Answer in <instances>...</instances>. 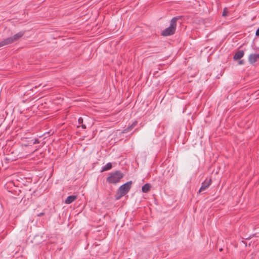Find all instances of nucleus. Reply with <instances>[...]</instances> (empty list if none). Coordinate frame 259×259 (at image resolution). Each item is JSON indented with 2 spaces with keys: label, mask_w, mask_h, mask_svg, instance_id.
I'll return each instance as SVG.
<instances>
[{
  "label": "nucleus",
  "mask_w": 259,
  "mask_h": 259,
  "mask_svg": "<svg viewBox=\"0 0 259 259\" xmlns=\"http://www.w3.org/2000/svg\"><path fill=\"white\" fill-rule=\"evenodd\" d=\"M255 35L256 36H259V28L256 30Z\"/></svg>",
  "instance_id": "4468645a"
},
{
  "label": "nucleus",
  "mask_w": 259,
  "mask_h": 259,
  "mask_svg": "<svg viewBox=\"0 0 259 259\" xmlns=\"http://www.w3.org/2000/svg\"><path fill=\"white\" fill-rule=\"evenodd\" d=\"M81 126L83 128H86V126L83 124H82Z\"/></svg>",
  "instance_id": "dca6fc26"
},
{
  "label": "nucleus",
  "mask_w": 259,
  "mask_h": 259,
  "mask_svg": "<svg viewBox=\"0 0 259 259\" xmlns=\"http://www.w3.org/2000/svg\"><path fill=\"white\" fill-rule=\"evenodd\" d=\"M259 60V54H251L249 56V61L250 63H254Z\"/></svg>",
  "instance_id": "423d86ee"
},
{
  "label": "nucleus",
  "mask_w": 259,
  "mask_h": 259,
  "mask_svg": "<svg viewBox=\"0 0 259 259\" xmlns=\"http://www.w3.org/2000/svg\"><path fill=\"white\" fill-rule=\"evenodd\" d=\"M37 142H37V140H36L35 141V142H33V144L36 143H37Z\"/></svg>",
  "instance_id": "a211bd4d"
},
{
  "label": "nucleus",
  "mask_w": 259,
  "mask_h": 259,
  "mask_svg": "<svg viewBox=\"0 0 259 259\" xmlns=\"http://www.w3.org/2000/svg\"><path fill=\"white\" fill-rule=\"evenodd\" d=\"M227 13H228L227 10L226 8H225L224 10V11H223V14H222L223 16H224V17L227 16Z\"/></svg>",
  "instance_id": "f8f14e48"
},
{
  "label": "nucleus",
  "mask_w": 259,
  "mask_h": 259,
  "mask_svg": "<svg viewBox=\"0 0 259 259\" xmlns=\"http://www.w3.org/2000/svg\"><path fill=\"white\" fill-rule=\"evenodd\" d=\"M150 184H146L142 187V190L143 192L147 193L150 190Z\"/></svg>",
  "instance_id": "9d476101"
},
{
  "label": "nucleus",
  "mask_w": 259,
  "mask_h": 259,
  "mask_svg": "<svg viewBox=\"0 0 259 259\" xmlns=\"http://www.w3.org/2000/svg\"><path fill=\"white\" fill-rule=\"evenodd\" d=\"M239 64H241V65L243 64V60L239 61Z\"/></svg>",
  "instance_id": "2eb2a0df"
},
{
  "label": "nucleus",
  "mask_w": 259,
  "mask_h": 259,
  "mask_svg": "<svg viewBox=\"0 0 259 259\" xmlns=\"http://www.w3.org/2000/svg\"><path fill=\"white\" fill-rule=\"evenodd\" d=\"M78 122L80 124H82L83 123V119L82 118H79L78 119Z\"/></svg>",
  "instance_id": "ddd939ff"
},
{
  "label": "nucleus",
  "mask_w": 259,
  "mask_h": 259,
  "mask_svg": "<svg viewBox=\"0 0 259 259\" xmlns=\"http://www.w3.org/2000/svg\"><path fill=\"white\" fill-rule=\"evenodd\" d=\"M24 33L22 31L19 32L15 34L13 36H12L13 42L17 41L19 38H20L21 37L23 36Z\"/></svg>",
  "instance_id": "0eeeda50"
},
{
  "label": "nucleus",
  "mask_w": 259,
  "mask_h": 259,
  "mask_svg": "<svg viewBox=\"0 0 259 259\" xmlns=\"http://www.w3.org/2000/svg\"><path fill=\"white\" fill-rule=\"evenodd\" d=\"M112 167V164L111 163H108L103 168L102 171H106L111 169Z\"/></svg>",
  "instance_id": "9b49d317"
},
{
  "label": "nucleus",
  "mask_w": 259,
  "mask_h": 259,
  "mask_svg": "<svg viewBox=\"0 0 259 259\" xmlns=\"http://www.w3.org/2000/svg\"><path fill=\"white\" fill-rule=\"evenodd\" d=\"M211 183V180L210 179H206L202 184L199 192H200L206 190L210 185Z\"/></svg>",
  "instance_id": "20e7f679"
},
{
  "label": "nucleus",
  "mask_w": 259,
  "mask_h": 259,
  "mask_svg": "<svg viewBox=\"0 0 259 259\" xmlns=\"http://www.w3.org/2000/svg\"><path fill=\"white\" fill-rule=\"evenodd\" d=\"M123 178L122 174L120 171H116L110 174V176L107 179V181L109 183L116 184L118 183Z\"/></svg>",
  "instance_id": "f03ea898"
},
{
  "label": "nucleus",
  "mask_w": 259,
  "mask_h": 259,
  "mask_svg": "<svg viewBox=\"0 0 259 259\" xmlns=\"http://www.w3.org/2000/svg\"><path fill=\"white\" fill-rule=\"evenodd\" d=\"M133 125H132L131 127H129V129L127 131L131 130L133 128Z\"/></svg>",
  "instance_id": "f3484780"
},
{
  "label": "nucleus",
  "mask_w": 259,
  "mask_h": 259,
  "mask_svg": "<svg viewBox=\"0 0 259 259\" xmlns=\"http://www.w3.org/2000/svg\"><path fill=\"white\" fill-rule=\"evenodd\" d=\"M132 182H127L120 186L118 189V196L117 199H120L122 196L125 195L130 190L131 187Z\"/></svg>",
  "instance_id": "7ed1b4c3"
},
{
  "label": "nucleus",
  "mask_w": 259,
  "mask_h": 259,
  "mask_svg": "<svg viewBox=\"0 0 259 259\" xmlns=\"http://www.w3.org/2000/svg\"><path fill=\"white\" fill-rule=\"evenodd\" d=\"M244 55V52L243 51H239L236 53L234 56V59L235 60H238L241 58Z\"/></svg>",
  "instance_id": "6e6552de"
},
{
  "label": "nucleus",
  "mask_w": 259,
  "mask_h": 259,
  "mask_svg": "<svg viewBox=\"0 0 259 259\" xmlns=\"http://www.w3.org/2000/svg\"><path fill=\"white\" fill-rule=\"evenodd\" d=\"M13 42H14L11 37H9L7 38L4 39L3 40L0 41V48L6 45L11 44Z\"/></svg>",
  "instance_id": "39448f33"
},
{
  "label": "nucleus",
  "mask_w": 259,
  "mask_h": 259,
  "mask_svg": "<svg viewBox=\"0 0 259 259\" xmlns=\"http://www.w3.org/2000/svg\"><path fill=\"white\" fill-rule=\"evenodd\" d=\"M76 199V196L74 195H71L68 196L65 200L66 204H70L74 201Z\"/></svg>",
  "instance_id": "1a4fd4ad"
},
{
  "label": "nucleus",
  "mask_w": 259,
  "mask_h": 259,
  "mask_svg": "<svg viewBox=\"0 0 259 259\" xmlns=\"http://www.w3.org/2000/svg\"><path fill=\"white\" fill-rule=\"evenodd\" d=\"M178 20V18L177 17L173 18L170 21L169 26L163 30L161 34L163 36H169L174 34L176 31Z\"/></svg>",
  "instance_id": "f257e3e1"
}]
</instances>
